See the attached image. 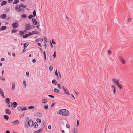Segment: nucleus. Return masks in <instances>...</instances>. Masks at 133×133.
Here are the masks:
<instances>
[{
    "mask_svg": "<svg viewBox=\"0 0 133 133\" xmlns=\"http://www.w3.org/2000/svg\"><path fill=\"white\" fill-rule=\"evenodd\" d=\"M33 121L31 119L29 120L28 122V124L30 127H32L33 124Z\"/></svg>",
    "mask_w": 133,
    "mask_h": 133,
    "instance_id": "5",
    "label": "nucleus"
},
{
    "mask_svg": "<svg viewBox=\"0 0 133 133\" xmlns=\"http://www.w3.org/2000/svg\"><path fill=\"white\" fill-rule=\"evenodd\" d=\"M10 101V99L8 98H6V102L7 103L9 102Z\"/></svg>",
    "mask_w": 133,
    "mask_h": 133,
    "instance_id": "46",
    "label": "nucleus"
},
{
    "mask_svg": "<svg viewBox=\"0 0 133 133\" xmlns=\"http://www.w3.org/2000/svg\"><path fill=\"white\" fill-rule=\"evenodd\" d=\"M32 35V34H31V33L30 32L28 34H26L25 35H24L23 36V38H25L31 36V35Z\"/></svg>",
    "mask_w": 133,
    "mask_h": 133,
    "instance_id": "7",
    "label": "nucleus"
},
{
    "mask_svg": "<svg viewBox=\"0 0 133 133\" xmlns=\"http://www.w3.org/2000/svg\"><path fill=\"white\" fill-rule=\"evenodd\" d=\"M12 27L15 29L17 28L18 26V24L16 23H13L12 24Z\"/></svg>",
    "mask_w": 133,
    "mask_h": 133,
    "instance_id": "8",
    "label": "nucleus"
},
{
    "mask_svg": "<svg viewBox=\"0 0 133 133\" xmlns=\"http://www.w3.org/2000/svg\"><path fill=\"white\" fill-rule=\"evenodd\" d=\"M112 80L113 82L116 85H117L118 84H119V82L118 80L115 79L113 78L112 79Z\"/></svg>",
    "mask_w": 133,
    "mask_h": 133,
    "instance_id": "6",
    "label": "nucleus"
},
{
    "mask_svg": "<svg viewBox=\"0 0 133 133\" xmlns=\"http://www.w3.org/2000/svg\"><path fill=\"white\" fill-rule=\"evenodd\" d=\"M13 106L14 108H15L18 105L17 103L15 102H14L12 103Z\"/></svg>",
    "mask_w": 133,
    "mask_h": 133,
    "instance_id": "20",
    "label": "nucleus"
},
{
    "mask_svg": "<svg viewBox=\"0 0 133 133\" xmlns=\"http://www.w3.org/2000/svg\"><path fill=\"white\" fill-rule=\"evenodd\" d=\"M111 87L112 89H113V91L114 94H115L116 93V89L115 86H111Z\"/></svg>",
    "mask_w": 133,
    "mask_h": 133,
    "instance_id": "18",
    "label": "nucleus"
},
{
    "mask_svg": "<svg viewBox=\"0 0 133 133\" xmlns=\"http://www.w3.org/2000/svg\"><path fill=\"white\" fill-rule=\"evenodd\" d=\"M0 94L3 98H5L4 95V92L1 88H0Z\"/></svg>",
    "mask_w": 133,
    "mask_h": 133,
    "instance_id": "9",
    "label": "nucleus"
},
{
    "mask_svg": "<svg viewBox=\"0 0 133 133\" xmlns=\"http://www.w3.org/2000/svg\"><path fill=\"white\" fill-rule=\"evenodd\" d=\"M120 89H122V86L119 83L117 85Z\"/></svg>",
    "mask_w": 133,
    "mask_h": 133,
    "instance_id": "29",
    "label": "nucleus"
},
{
    "mask_svg": "<svg viewBox=\"0 0 133 133\" xmlns=\"http://www.w3.org/2000/svg\"><path fill=\"white\" fill-rule=\"evenodd\" d=\"M34 17L33 15H30L28 16V18L29 19H30L31 18H32L33 17Z\"/></svg>",
    "mask_w": 133,
    "mask_h": 133,
    "instance_id": "37",
    "label": "nucleus"
},
{
    "mask_svg": "<svg viewBox=\"0 0 133 133\" xmlns=\"http://www.w3.org/2000/svg\"><path fill=\"white\" fill-rule=\"evenodd\" d=\"M15 10L18 12H19L22 10V7L21 5L18 6V5H16L15 8Z\"/></svg>",
    "mask_w": 133,
    "mask_h": 133,
    "instance_id": "4",
    "label": "nucleus"
},
{
    "mask_svg": "<svg viewBox=\"0 0 133 133\" xmlns=\"http://www.w3.org/2000/svg\"><path fill=\"white\" fill-rule=\"evenodd\" d=\"M6 17V15L5 14H3L0 16V17L2 19L5 18Z\"/></svg>",
    "mask_w": 133,
    "mask_h": 133,
    "instance_id": "19",
    "label": "nucleus"
},
{
    "mask_svg": "<svg viewBox=\"0 0 133 133\" xmlns=\"http://www.w3.org/2000/svg\"><path fill=\"white\" fill-rule=\"evenodd\" d=\"M21 5V7H22V8H25V7H26L25 6L23 5L22 4L21 5Z\"/></svg>",
    "mask_w": 133,
    "mask_h": 133,
    "instance_id": "52",
    "label": "nucleus"
},
{
    "mask_svg": "<svg viewBox=\"0 0 133 133\" xmlns=\"http://www.w3.org/2000/svg\"><path fill=\"white\" fill-rule=\"evenodd\" d=\"M43 54L44 55L45 60V59H46V52L45 51H44L43 52Z\"/></svg>",
    "mask_w": 133,
    "mask_h": 133,
    "instance_id": "40",
    "label": "nucleus"
},
{
    "mask_svg": "<svg viewBox=\"0 0 133 133\" xmlns=\"http://www.w3.org/2000/svg\"><path fill=\"white\" fill-rule=\"evenodd\" d=\"M108 54L109 55H110L111 54V51H110V50H108Z\"/></svg>",
    "mask_w": 133,
    "mask_h": 133,
    "instance_id": "47",
    "label": "nucleus"
},
{
    "mask_svg": "<svg viewBox=\"0 0 133 133\" xmlns=\"http://www.w3.org/2000/svg\"><path fill=\"white\" fill-rule=\"evenodd\" d=\"M79 121L78 120H77V127L78 126V125H79L78 124H79Z\"/></svg>",
    "mask_w": 133,
    "mask_h": 133,
    "instance_id": "55",
    "label": "nucleus"
},
{
    "mask_svg": "<svg viewBox=\"0 0 133 133\" xmlns=\"http://www.w3.org/2000/svg\"><path fill=\"white\" fill-rule=\"evenodd\" d=\"M29 43H25L24 45V49H26L27 46L29 45Z\"/></svg>",
    "mask_w": 133,
    "mask_h": 133,
    "instance_id": "23",
    "label": "nucleus"
},
{
    "mask_svg": "<svg viewBox=\"0 0 133 133\" xmlns=\"http://www.w3.org/2000/svg\"><path fill=\"white\" fill-rule=\"evenodd\" d=\"M37 44L39 46H40L41 47H42L41 46V44H40V43H37Z\"/></svg>",
    "mask_w": 133,
    "mask_h": 133,
    "instance_id": "61",
    "label": "nucleus"
},
{
    "mask_svg": "<svg viewBox=\"0 0 133 133\" xmlns=\"http://www.w3.org/2000/svg\"><path fill=\"white\" fill-rule=\"evenodd\" d=\"M31 34H38V32L37 31H36V30H35L34 31H33L32 33H31Z\"/></svg>",
    "mask_w": 133,
    "mask_h": 133,
    "instance_id": "32",
    "label": "nucleus"
},
{
    "mask_svg": "<svg viewBox=\"0 0 133 133\" xmlns=\"http://www.w3.org/2000/svg\"><path fill=\"white\" fill-rule=\"evenodd\" d=\"M32 62L33 63H35L36 62V60L35 59H33L32 60Z\"/></svg>",
    "mask_w": 133,
    "mask_h": 133,
    "instance_id": "63",
    "label": "nucleus"
},
{
    "mask_svg": "<svg viewBox=\"0 0 133 133\" xmlns=\"http://www.w3.org/2000/svg\"><path fill=\"white\" fill-rule=\"evenodd\" d=\"M27 110V109L26 108V107H24L23 108H22L21 109V110L22 111H24L25 110Z\"/></svg>",
    "mask_w": 133,
    "mask_h": 133,
    "instance_id": "42",
    "label": "nucleus"
},
{
    "mask_svg": "<svg viewBox=\"0 0 133 133\" xmlns=\"http://www.w3.org/2000/svg\"><path fill=\"white\" fill-rule=\"evenodd\" d=\"M39 27H40V25H37V28L38 29H39Z\"/></svg>",
    "mask_w": 133,
    "mask_h": 133,
    "instance_id": "59",
    "label": "nucleus"
},
{
    "mask_svg": "<svg viewBox=\"0 0 133 133\" xmlns=\"http://www.w3.org/2000/svg\"><path fill=\"white\" fill-rule=\"evenodd\" d=\"M1 79H2L3 81L5 80V79L3 78V76H2L1 77V78H0Z\"/></svg>",
    "mask_w": 133,
    "mask_h": 133,
    "instance_id": "53",
    "label": "nucleus"
},
{
    "mask_svg": "<svg viewBox=\"0 0 133 133\" xmlns=\"http://www.w3.org/2000/svg\"><path fill=\"white\" fill-rule=\"evenodd\" d=\"M42 101L43 103H44L47 102L48 101V100L46 99H45L43 100H42Z\"/></svg>",
    "mask_w": 133,
    "mask_h": 133,
    "instance_id": "33",
    "label": "nucleus"
},
{
    "mask_svg": "<svg viewBox=\"0 0 133 133\" xmlns=\"http://www.w3.org/2000/svg\"><path fill=\"white\" fill-rule=\"evenodd\" d=\"M8 106L9 107H11L13 106L12 103L11 102H9L8 103Z\"/></svg>",
    "mask_w": 133,
    "mask_h": 133,
    "instance_id": "25",
    "label": "nucleus"
},
{
    "mask_svg": "<svg viewBox=\"0 0 133 133\" xmlns=\"http://www.w3.org/2000/svg\"><path fill=\"white\" fill-rule=\"evenodd\" d=\"M48 128L49 129H50L51 128V126L50 125H49L48 126Z\"/></svg>",
    "mask_w": 133,
    "mask_h": 133,
    "instance_id": "56",
    "label": "nucleus"
},
{
    "mask_svg": "<svg viewBox=\"0 0 133 133\" xmlns=\"http://www.w3.org/2000/svg\"><path fill=\"white\" fill-rule=\"evenodd\" d=\"M42 131L43 129L41 128L38 131H34V133H40L41 132H42Z\"/></svg>",
    "mask_w": 133,
    "mask_h": 133,
    "instance_id": "14",
    "label": "nucleus"
},
{
    "mask_svg": "<svg viewBox=\"0 0 133 133\" xmlns=\"http://www.w3.org/2000/svg\"><path fill=\"white\" fill-rule=\"evenodd\" d=\"M12 124L14 125L19 124H20V122L18 120L13 121H12Z\"/></svg>",
    "mask_w": 133,
    "mask_h": 133,
    "instance_id": "3",
    "label": "nucleus"
},
{
    "mask_svg": "<svg viewBox=\"0 0 133 133\" xmlns=\"http://www.w3.org/2000/svg\"><path fill=\"white\" fill-rule=\"evenodd\" d=\"M7 2L5 1H3L1 4V5L3 6L4 5H6L7 4Z\"/></svg>",
    "mask_w": 133,
    "mask_h": 133,
    "instance_id": "11",
    "label": "nucleus"
},
{
    "mask_svg": "<svg viewBox=\"0 0 133 133\" xmlns=\"http://www.w3.org/2000/svg\"><path fill=\"white\" fill-rule=\"evenodd\" d=\"M53 69V67L52 66H50L49 67V69L50 71H52Z\"/></svg>",
    "mask_w": 133,
    "mask_h": 133,
    "instance_id": "39",
    "label": "nucleus"
},
{
    "mask_svg": "<svg viewBox=\"0 0 133 133\" xmlns=\"http://www.w3.org/2000/svg\"><path fill=\"white\" fill-rule=\"evenodd\" d=\"M62 87L64 92L68 95H69L70 94V93L69 92L68 90L64 86H62Z\"/></svg>",
    "mask_w": 133,
    "mask_h": 133,
    "instance_id": "2",
    "label": "nucleus"
},
{
    "mask_svg": "<svg viewBox=\"0 0 133 133\" xmlns=\"http://www.w3.org/2000/svg\"><path fill=\"white\" fill-rule=\"evenodd\" d=\"M36 115L38 117H41L42 116V114L41 113L38 112L36 114Z\"/></svg>",
    "mask_w": 133,
    "mask_h": 133,
    "instance_id": "22",
    "label": "nucleus"
},
{
    "mask_svg": "<svg viewBox=\"0 0 133 133\" xmlns=\"http://www.w3.org/2000/svg\"><path fill=\"white\" fill-rule=\"evenodd\" d=\"M128 21L129 22H130L131 21V19L130 18H129L128 19Z\"/></svg>",
    "mask_w": 133,
    "mask_h": 133,
    "instance_id": "62",
    "label": "nucleus"
},
{
    "mask_svg": "<svg viewBox=\"0 0 133 133\" xmlns=\"http://www.w3.org/2000/svg\"><path fill=\"white\" fill-rule=\"evenodd\" d=\"M27 29H26H26L25 30L23 31H21L20 33L23 34H26L27 33Z\"/></svg>",
    "mask_w": 133,
    "mask_h": 133,
    "instance_id": "24",
    "label": "nucleus"
},
{
    "mask_svg": "<svg viewBox=\"0 0 133 133\" xmlns=\"http://www.w3.org/2000/svg\"><path fill=\"white\" fill-rule=\"evenodd\" d=\"M19 2V0H15L13 2V4H16Z\"/></svg>",
    "mask_w": 133,
    "mask_h": 133,
    "instance_id": "27",
    "label": "nucleus"
},
{
    "mask_svg": "<svg viewBox=\"0 0 133 133\" xmlns=\"http://www.w3.org/2000/svg\"><path fill=\"white\" fill-rule=\"evenodd\" d=\"M6 133H10V132L9 130H7L6 131Z\"/></svg>",
    "mask_w": 133,
    "mask_h": 133,
    "instance_id": "64",
    "label": "nucleus"
},
{
    "mask_svg": "<svg viewBox=\"0 0 133 133\" xmlns=\"http://www.w3.org/2000/svg\"><path fill=\"white\" fill-rule=\"evenodd\" d=\"M1 61H4V58L2 57L1 58Z\"/></svg>",
    "mask_w": 133,
    "mask_h": 133,
    "instance_id": "57",
    "label": "nucleus"
},
{
    "mask_svg": "<svg viewBox=\"0 0 133 133\" xmlns=\"http://www.w3.org/2000/svg\"><path fill=\"white\" fill-rule=\"evenodd\" d=\"M48 105L45 106L44 107V108L45 109H48Z\"/></svg>",
    "mask_w": 133,
    "mask_h": 133,
    "instance_id": "51",
    "label": "nucleus"
},
{
    "mask_svg": "<svg viewBox=\"0 0 133 133\" xmlns=\"http://www.w3.org/2000/svg\"><path fill=\"white\" fill-rule=\"evenodd\" d=\"M56 57V51H55L53 55V58H55Z\"/></svg>",
    "mask_w": 133,
    "mask_h": 133,
    "instance_id": "35",
    "label": "nucleus"
},
{
    "mask_svg": "<svg viewBox=\"0 0 133 133\" xmlns=\"http://www.w3.org/2000/svg\"><path fill=\"white\" fill-rule=\"evenodd\" d=\"M120 59L122 63L123 64H124L125 63V61L124 58L122 57H120Z\"/></svg>",
    "mask_w": 133,
    "mask_h": 133,
    "instance_id": "12",
    "label": "nucleus"
},
{
    "mask_svg": "<svg viewBox=\"0 0 133 133\" xmlns=\"http://www.w3.org/2000/svg\"><path fill=\"white\" fill-rule=\"evenodd\" d=\"M53 91L54 92L56 93H58L60 92L59 90L56 88H55L54 89Z\"/></svg>",
    "mask_w": 133,
    "mask_h": 133,
    "instance_id": "21",
    "label": "nucleus"
},
{
    "mask_svg": "<svg viewBox=\"0 0 133 133\" xmlns=\"http://www.w3.org/2000/svg\"><path fill=\"white\" fill-rule=\"evenodd\" d=\"M23 84L24 85V87H26L27 85V84L26 83V82L25 80H23Z\"/></svg>",
    "mask_w": 133,
    "mask_h": 133,
    "instance_id": "31",
    "label": "nucleus"
},
{
    "mask_svg": "<svg viewBox=\"0 0 133 133\" xmlns=\"http://www.w3.org/2000/svg\"><path fill=\"white\" fill-rule=\"evenodd\" d=\"M55 105V104L54 103H53L51 105V107H53Z\"/></svg>",
    "mask_w": 133,
    "mask_h": 133,
    "instance_id": "60",
    "label": "nucleus"
},
{
    "mask_svg": "<svg viewBox=\"0 0 133 133\" xmlns=\"http://www.w3.org/2000/svg\"><path fill=\"white\" fill-rule=\"evenodd\" d=\"M59 113L61 115L68 116L69 114V111L67 110L62 109L59 110L58 111Z\"/></svg>",
    "mask_w": 133,
    "mask_h": 133,
    "instance_id": "1",
    "label": "nucleus"
},
{
    "mask_svg": "<svg viewBox=\"0 0 133 133\" xmlns=\"http://www.w3.org/2000/svg\"><path fill=\"white\" fill-rule=\"evenodd\" d=\"M43 41V39L42 38H41V39H36L35 41L36 42H39V41H40L41 42H42Z\"/></svg>",
    "mask_w": 133,
    "mask_h": 133,
    "instance_id": "28",
    "label": "nucleus"
},
{
    "mask_svg": "<svg viewBox=\"0 0 133 133\" xmlns=\"http://www.w3.org/2000/svg\"><path fill=\"white\" fill-rule=\"evenodd\" d=\"M26 75L28 77H29V72H26Z\"/></svg>",
    "mask_w": 133,
    "mask_h": 133,
    "instance_id": "49",
    "label": "nucleus"
},
{
    "mask_svg": "<svg viewBox=\"0 0 133 133\" xmlns=\"http://www.w3.org/2000/svg\"><path fill=\"white\" fill-rule=\"evenodd\" d=\"M32 21L33 23L35 25H36L37 24L38 22L35 19H32Z\"/></svg>",
    "mask_w": 133,
    "mask_h": 133,
    "instance_id": "15",
    "label": "nucleus"
},
{
    "mask_svg": "<svg viewBox=\"0 0 133 133\" xmlns=\"http://www.w3.org/2000/svg\"><path fill=\"white\" fill-rule=\"evenodd\" d=\"M36 121L39 123H41V119H37L36 120Z\"/></svg>",
    "mask_w": 133,
    "mask_h": 133,
    "instance_id": "38",
    "label": "nucleus"
},
{
    "mask_svg": "<svg viewBox=\"0 0 133 133\" xmlns=\"http://www.w3.org/2000/svg\"><path fill=\"white\" fill-rule=\"evenodd\" d=\"M26 26V29L29 30L31 28V27L29 24H27Z\"/></svg>",
    "mask_w": 133,
    "mask_h": 133,
    "instance_id": "16",
    "label": "nucleus"
},
{
    "mask_svg": "<svg viewBox=\"0 0 133 133\" xmlns=\"http://www.w3.org/2000/svg\"><path fill=\"white\" fill-rule=\"evenodd\" d=\"M17 31V30L16 29H13L11 31V32L12 33H15Z\"/></svg>",
    "mask_w": 133,
    "mask_h": 133,
    "instance_id": "36",
    "label": "nucleus"
},
{
    "mask_svg": "<svg viewBox=\"0 0 133 133\" xmlns=\"http://www.w3.org/2000/svg\"><path fill=\"white\" fill-rule=\"evenodd\" d=\"M33 16L34 17L35 16H36V12L35 11V10H34V11L33 12Z\"/></svg>",
    "mask_w": 133,
    "mask_h": 133,
    "instance_id": "41",
    "label": "nucleus"
},
{
    "mask_svg": "<svg viewBox=\"0 0 133 133\" xmlns=\"http://www.w3.org/2000/svg\"><path fill=\"white\" fill-rule=\"evenodd\" d=\"M15 89V83L14 82H13L12 83V86L11 87V90H14Z\"/></svg>",
    "mask_w": 133,
    "mask_h": 133,
    "instance_id": "13",
    "label": "nucleus"
},
{
    "mask_svg": "<svg viewBox=\"0 0 133 133\" xmlns=\"http://www.w3.org/2000/svg\"><path fill=\"white\" fill-rule=\"evenodd\" d=\"M52 43L53 44H56V42L54 41V40H52Z\"/></svg>",
    "mask_w": 133,
    "mask_h": 133,
    "instance_id": "58",
    "label": "nucleus"
},
{
    "mask_svg": "<svg viewBox=\"0 0 133 133\" xmlns=\"http://www.w3.org/2000/svg\"><path fill=\"white\" fill-rule=\"evenodd\" d=\"M13 0H8V2L9 3H11L12 2Z\"/></svg>",
    "mask_w": 133,
    "mask_h": 133,
    "instance_id": "50",
    "label": "nucleus"
},
{
    "mask_svg": "<svg viewBox=\"0 0 133 133\" xmlns=\"http://www.w3.org/2000/svg\"><path fill=\"white\" fill-rule=\"evenodd\" d=\"M55 74L56 76H58V74L57 70H55Z\"/></svg>",
    "mask_w": 133,
    "mask_h": 133,
    "instance_id": "48",
    "label": "nucleus"
},
{
    "mask_svg": "<svg viewBox=\"0 0 133 133\" xmlns=\"http://www.w3.org/2000/svg\"><path fill=\"white\" fill-rule=\"evenodd\" d=\"M22 18H25L27 17V16L26 15L23 14L21 16Z\"/></svg>",
    "mask_w": 133,
    "mask_h": 133,
    "instance_id": "34",
    "label": "nucleus"
},
{
    "mask_svg": "<svg viewBox=\"0 0 133 133\" xmlns=\"http://www.w3.org/2000/svg\"><path fill=\"white\" fill-rule=\"evenodd\" d=\"M34 106H30L29 107H28V108L29 109H34Z\"/></svg>",
    "mask_w": 133,
    "mask_h": 133,
    "instance_id": "45",
    "label": "nucleus"
},
{
    "mask_svg": "<svg viewBox=\"0 0 133 133\" xmlns=\"http://www.w3.org/2000/svg\"><path fill=\"white\" fill-rule=\"evenodd\" d=\"M22 108H21V106H19L17 107V109L19 111H20L21 110V109Z\"/></svg>",
    "mask_w": 133,
    "mask_h": 133,
    "instance_id": "43",
    "label": "nucleus"
},
{
    "mask_svg": "<svg viewBox=\"0 0 133 133\" xmlns=\"http://www.w3.org/2000/svg\"><path fill=\"white\" fill-rule=\"evenodd\" d=\"M4 118L6 120H8L9 119L8 116L6 115H4L3 116Z\"/></svg>",
    "mask_w": 133,
    "mask_h": 133,
    "instance_id": "30",
    "label": "nucleus"
},
{
    "mask_svg": "<svg viewBox=\"0 0 133 133\" xmlns=\"http://www.w3.org/2000/svg\"><path fill=\"white\" fill-rule=\"evenodd\" d=\"M48 96L49 97H50L51 98H54V96L52 95H48Z\"/></svg>",
    "mask_w": 133,
    "mask_h": 133,
    "instance_id": "44",
    "label": "nucleus"
},
{
    "mask_svg": "<svg viewBox=\"0 0 133 133\" xmlns=\"http://www.w3.org/2000/svg\"><path fill=\"white\" fill-rule=\"evenodd\" d=\"M5 111L6 113L8 115H10L11 113V111L10 110L8 109H5Z\"/></svg>",
    "mask_w": 133,
    "mask_h": 133,
    "instance_id": "10",
    "label": "nucleus"
},
{
    "mask_svg": "<svg viewBox=\"0 0 133 133\" xmlns=\"http://www.w3.org/2000/svg\"><path fill=\"white\" fill-rule=\"evenodd\" d=\"M34 127L35 128H37L38 127V124L37 123L35 122L34 123H33L32 125V127Z\"/></svg>",
    "mask_w": 133,
    "mask_h": 133,
    "instance_id": "26",
    "label": "nucleus"
},
{
    "mask_svg": "<svg viewBox=\"0 0 133 133\" xmlns=\"http://www.w3.org/2000/svg\"><path fill=\"white\" fill-rule=\"evenodd\" d=\"M66 127L68 128H69L70 127L69 125L68 124H66Z\"/></svg>",
    "mask_w": 133,
    "mask_h": 133,
    "instance_id": "54",
    "label": "nucleus"
},
{
    "mask_svg": "<svg viewBox=\"0 0 133 133\" xmlns=\"http://www.w3.org/2000/svg\"><path fill=\"white\" fill-rule=\"evenodd\" d=\"M6 29V27L5 26H2L0 28V31H2L5 30Z\"/></svg>",
    "mask_w": 133,
    "mask_h": 133,
    "instance_id": "17",
    "label": "nucleus"
}]
</instances>
